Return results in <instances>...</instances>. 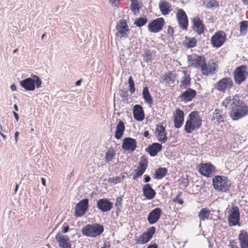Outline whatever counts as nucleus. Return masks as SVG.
<instances>
[{"mask_svg": "<svg viewBox=\"0 0 248 248\" xmlns=\"http://www.w3.org/2000/svg\"><path fill=\"white\" fill-rule=\"evenodd\" d=\"M202 124V120L199 113L196 111H192L187 118L184 130L187 134H190L200 128Z\"/></svg>", "mask_w": 248, "mask_h": 248, "instance_id": "1", "label": "nucleus"}, {"mask_svg": "<svg viewBox=\"0 0 248 248\" xmlns=\"http://www.w3.org/2000/svg\"><path fill=\"white\" fill-rule=\"evenodd\" d=\"M230 114L233 120H238L248 114V106L240 99L235 106L232 107Z\"/></svg>", "mask_w": 248, "mask_h": 248, "instance_id": "2", "label": "nucleus"}, {"mask_svg": "<svg viewBox=\"0 0 248 248\" xmlns=\"http://www.w3.org/2000/svg\"><path fill=\"white\" fill-rule=\"evenodd\" d=\"M41 79L36 75H33L31 78H28L19 81L20 85L25 90L33 91L37 88H40L42 85Z\"/></svg>", "mask_w": 248, "mask_h": 248, "instance_id": "3", "label": "nucleus"}, {"mask_svg": "<svg viewBox=\"0 0 248 248\" xmlns=\"http://www.w3.org/2000/svg\"><path fill=\"white\" fill-rule=\"evenodd\" d=\"M212 182L214 188L222 192H227L231 184L227 177L224 176H216L213 178Z\"/></svg>", "mask_w": 248, "mask_h": 248, "instance_id": "4", "label": "nucleus"}, {"mask_svg": "<svg viewBox=\"0 0 248 248\" xmlns=\"http://www.w3.org/2000/svg\"><path fill=\"white\" fill-rule=\"evenodd\" d=\"M104 231V227L99 224H88L82 229V233L84 235L88 237H95L100 235Z\"/></svg>", "mask_w": 248, "mask_h": 248, "instance_id": "5", "label": "nucleus"}, {"mask_svg": "<svg viewBox=\"0 0 248 248\" xmlns=\"http://www.w3.org/2000/svg\"><path fill=\"white\" fill-rule=\"evenodd\" d=\"M248 67L245 65H241L237 67L234 72V79L237 84L244 82L248 77Z\"/></svg>", "mask_w": 248, "mask_h": 248, "instance_id": "6", "label": "nucleus"}, {"mask_svg": "<svg viewBox=\"0 0 248 248\" xmlns=\"http://www.w3.org/2000/svg\"><path fill=\"white\" fill-rule=\"evenodd\" d=\"M116 35L120 38H127L129 33V30L126 21L124 19H121L116 27Z\"/></svg>", "mask_w": 248, "mask_h": 248, "instance_id": "7", "label": "nucleus"}, {"mask_svg": "<svg viewBox=\"0 0 248 248\" xmlns=\"http://www.w3.org/2000/svg\"><path fill=\"white\" fill-rule=\"evenodd\" d=\"M233 83L230 78H224L219 80L216 84L215 89L219 92H225L230 90L233 86Z\"/></svg>", "mask_w": 248, "mask_h": 248, "instance_id": "8", "label": "nucleus"}, {"mask_svg": "<svg viewBox=\"0 0 248 248\" xmlns=\"http://www.w3.org/2000/svg\"><path fill=\"white\" fill-rule=\"evenodd\" d=\"M187 58L189 64L192 67L198 69H201L205 62V59L204 57L195 54L188 56Z\"/></svg>", "mask_w": 248, "mask_h": 248, "instance_id": "9", "label": "nucleus"}, {"mask_svg": "<svg viewBox=\"0 0 248 248\" xmlns=\"http://www.w3.org/2000/svg\"><path fill=\"white\" fill-rule=\"evenodd\" d=\"M89 207V200L84 199L81 200L76 205L75 216L77 217L83 216Z\"/></svg>", "mask_w": 248, "mask_h": 248, "instance_id": "10", "label": "nucleus"}, {"mask_svg": "<svg viewBox=\"0 0 248 248\" xmlns=\"http://www.w3.org/2000/svg\"><path fill=\"white\" fill-rule=\"evenodd\" d=\"M226 34L223 31H218L211 38V43L214 47H220L226 41Z\"/></svg>", "mask_w": 248, "mask_h": 248, "instance_id": "11", "label": "nucleus"}, {"mask_svg": "<svg viewBox=\"0 0 248 248\" xmlns=\"http://www.w3.org/2000/svg\"><path fill=\"white\" fill-rule=\"evenodd\" d=\"M155 231V229L154 227L149 228L146 232L143 233L140 235L139 238L136 240V244L142 245L147 243L152 239Z\"/></svg>", "mask_w": 248, "mask_h": 248, "instance_id": "12", "label": "nucleus"}, {"mask_svg": "<svg viewBox=\"0 0 248 248\" xmlns=\"http://www.w3.org/2000/svg\"><path fill=\"white\" fill-rule=\"evenodd\" d=\"M217 68V64L213 61L210 62L207 64L205 62L204 64L201 68V71L204 76L213 75L215 73Z\"/></svg>", "mask_w": 248, "mask_h": 248, "instance_id": "13", "label": "nucleus"}, {"mask_svg": "<svg viewBox=\"0 0 248 248\" xmlns=\"http://www.w3.org/2000/svg\"><path fill=\"white\" fill-rule=\"evenodd\" d=\"M165 23L163 18H158L148 25L149 30L152 32H157L162 30Z\"/></svg>", "mask_w": 248, "mask_h": 248, "instance_id": "14", "label": "nucleus"}, {"mask_svg": "<svg viewBox=\"0 0 248 248\" xmlns=\"http://www.w3.org/2000/svg\"><path fill=\"white\" fill-rule=\"evenodd\" d=\"M176 17L181 28L183 30L186 29L188 26V18L185 12L183 9H179Z\"/></svg>", "mask_w": 248, "mask_h": 248, "instance_id": "15", "label": "nucleus"}, {"mask_svg": "<svg viewBox=\"0 0 248 248\" xmlns=\"http://www.w3.org/2000/svg\"><path fill=\"white\" fill-rule=\"evenodd\" d=\"M215 167L210 164H201L199 166V171L200 173L206 177H211L215 171Z\"/></svg>", "mask_w": 248, "mask_h": 248, "instance_id": "16", "label": "nucleus"}, {"mask_svg": "<svg viewBox=\"0 0 248 248\" xmlns=\"http://www.w3.org/2000/svg\"><path fill=\"white\" fill-rule=\"evenodd\" d=\"M55 239L61 248H71L70 238L67 235L59 233L56 235Z\"/></svg>", "mask_w": 248, "mask_h": 248, "instance_id": "17", "label": "nucleus"}, {"mask_svg": "<svg viewBox=\"0 0 248 248\" xmlns=\"http://www.w3.org/2000/svg\"><path fill=\"white\" fill-rule=\"evenodd\" d=\"M240 219V213L239 208L237 206H233L231 214L229 216V224L230 226H235L239 222Z\"/></svg>", "mask_w": 248, "mask_h": 248, "instance_id": "18", "label": "nucleus"}, {"mask_svg": "<svg viewBox=\"0 0 248 248\" xmlns=\"http://www.w3.org/2000/svg\"><path fill=\"white\" fill-rule=\"evenodd\" d=\"M96 206L102 212H107L112 209L113 203L107 199H101L97 202Z\"/></svg>", "mask_w": 248, "mask_h": 248, "instance_id": "19", "label": "nucleus"}, {"mask_svg": "<svg viewBox=\"0 0 248 248\" xmlns=\"http://www.w3.org/2000/svg\"><path fill=\"white\" fill-rule=\"evenodd\" d=\"M122 147L125 151L133 152L137 147V141L136 140L131 138H125L124 140Z\"/></svg>", "mask_w": 248, "mask_h": 248, "instance_id": "20", "label": "nucleus"}, {"mask_svg": "<svg viewBox=\"0 0 248 248\" xmlns=\"http://www.w3.org/2000/svg\"><path fill=\"white\" fill-rule=\"evenodd\" d=\"M155 136L158 140L161 143H165L167 140V133L165 127L162 125H156L155 131Z\"/></svg>", "mask_w": 248, "mask_h": 248, "instance_id": "21", "label": "nucleus"}, {"mask_svg": "<svg viewBox=\"0 0 248 248\" xmlns=\"http://www.w3.org/2000/svg\"><path fill=\"white\" fill-rule=\"evenodd\" d=\"M162 210L156 207L153 209L149 214L147 217V220L150 224H153L156 223L160 218Z\"/></svg>", "mask_w": 248, "mask_h": 248, "instance_id": "22", "label": "nucleus"}, {"mask_svg": "<svg viewBox=\"0 0 248 248\" xmlns=\"http://www.w3.org/2000/svg\"><path fill=\"white\" fill-rule=\"evenodd\" d=\"M193 30L199 35L202 34L205 30V27L202 21L198 17L196 16L192 19Z\"/></svg>", "mask_w": 248, "mask_h": 248, "instance_id": "23", "label": "nucleus"}, {"mask_svg": "<svg viewBox=\"0 0 248 248\" xmlns=\"http://www.w3.org/2000/svg\"><path fill=\"white\" fill-rule=\"evenodd\" d=\"M240 100V96L236 94L232 98L231 96L226 97V98L223 101L222 105L226 108L230 107L231 109H232V107L235 106L239 100Z\"/></svg>", "mask_w": 248, "mask_h": 248, "instance_id": "24", "label": "nucleus"}, {"mask_svg": "<svg viewBox=\"0 0 248 248\" xmlns=\"http://www.w3.org/2000/svg\"><path fill=\"white\" fill-rule=\"evenodd\" d=\"M196 94L195 90L188 88L180 95V99L181 101H190L195 97Z\"/></svg>", "mask_w": 248, "mask_h": 248, "instance_id": "25", "label": "nucleus"}, {"mask_svg": "<svg viewBox=\"0 0 248 248\" xmlns=\"http://www.w3.org/2000/svg\"><path fill=\"white\" fill-rule=\"evenodd\" d=\"M225 118L226 116L222 110L216 109L213 113L211 121L215 124H219L224 122Z\"/></svg>", "mask_w": 248, "mask_h": 248, "instance_id": "26", "label": "nucleus"}, {"mask_svg": "<svg viewBox=\"0 0 248 248\" xmlns=\"http://www.w3.org/2000/svg\"><path fill=\"white\" fill-rule=\"evenodd\" d=\"M176 113L174 115V126L175 128H180L184 122V112L178 108L176 109Z\"/></svg>", "mask_w": 248, "mask_h": 248, "instance_id": "27", "label": "nucleus"}, {"mask_svg": "<svg viewBox=\"0 0 248 248\" xmlns=\"http://www.w3.org/2000/svg\"><path fill=\"white\" fill-rule=\"evenodd\" d=\"M133 116L135 119L139 121H142L144 118V114L142 107L140 105H136L133 107Z\"/></svg>", "mask_w": 248, "mask_h": 248, "instance_id": "28", "label": "nucleus"}, {"mask_svg": "<svg viewBox=\"0 0 248 248\" xmlns=\"http://www.w3.org/2000/svg\"><path fill=\"white\" fill-rule=\"evenodd\" d=\"M238 240L241 248H248V233L246 231H241Z\"/></svg>", "mask_w": 248, "mask_h": 248, "instance_id": "29", "label": "nucleus"}, {"mask_svg": "<svg viewBox=\"0 0 248 248\" xmlns=\"http://www.w3.org/2000/svg\"><path fill=\"white\" fill-rule=\"evenodd\" d=\"M124 131L125 125L124 123L121 120H119L118 123L116 126L115 138L118 140L121 139L124 134Z\"/></svg>", "mask_w": 248, "mask_h": 248, "instance_id": "30", "label": "nucleus"}, {"mask_svg": "<svg viewBox=\"0 0 248 248\" xmlns=\"http://www.w3.org/2000/svg\"><path fill=\"white\" fill-rule=\"evenodd\" d=\"M159 8L162 14L164 16L168 15L172 11L171 5L164 0L159 3Z\"/></svg>", "mask_w": 248, "mask_h": 248, "instance_id": "31", "label": "nucleus"}, {"mask_svg": "<svg viewBox=\"0 0 248 248\" xmlns=\"http://www.w3.org/2000/svg\"><path fill=\"white\" fill-rule=\"evenodd\" d=\"M143 192L145 197L149 200L153 199L156 194L155 191L152 188L149 184H146L143 186Z\"/></svg>", "mask_w": 248, "mask_h": 248, "instance_id": "32", "label": "nucleus"}, {"mask_svg": "<svg viewBox=\"0 0 248 248\" xmlns=\"http://www.w3.org/2000/svg\"><path fill=\"white\" fill-rule=\"evenodd\" d=\"M162 147V145L158 143H154L149 146L147 149V151L148 152L151 156H155L161 150Z\"/></svg>", "mask_w": 248, "mask_h": 248, "instance_id": "33", "label": "nucleus"}, {"mask_svg": "<svg viewBox=\"0 0 248 248\" xmlns=\"http://www.w3.org/2000/svg\"><path fill=\"white\" fill-rule=\"evenodd\" d=\"M142 97L147 104L151 105L153 104V101L152 97L150 93L148 87H144L142 91Z\"/></svg>", "mask_w": 248, "mask_h": 248, "instance_id": "34", "label": "nucleus"}, {"mask_svg": "<svg viewBox=\"0 0 248 248\" xmlns=\"http://www.w3.org/2000/svg\"><path fill=\"white\" fill-rule=\"evenodd\" d=\"M155 52L150 49H146L143 54V60L146 62H151L155 56Z\"/></svg>", "mask_w": 248, "mask_h": 248, "instance_id": "35", "label": "nucleus"}, {"mask_svg": "<svg viewBox=\"0 0 248 248\" xmlns=\"http://www.w3.org/2000/svg\"><path fill=\"white\" fill-rule=\"evenodd\" d=\"M168 170L165 168H159L155 171L154 178L156 179H161L167 173Z\"/></svg>", "mask_w": 248, "mask_h": 248, "instance_id": "36", "label": "nucleus"}, {"mask_svg": "<svg viewBox=\"0 0 248 248\" xmlns=\"http://www.w3.org/2000/svg\"><path fill=\"white\" fill-rule=\"evenodd\" d=\"M210 214V211L207 208H203L201 210L198 217L201 220L204 221L208 219Z\"/></svg>", "mask_w": 248, "mask_h": 248, "instance_id": "37", "label": "nucleus"}, {"mask_svg": "<svg viewBox=\"0 0 248 248\" xmlns=\"http://www.w3.org/2000/svg\"><path fill=\"white\" fill-rule=\"evenodd\" d=\"M190 84V76H184L181 81L180 87L181 89H186Z\"/></svg>", "mask_w": 248, "mask_h": 248, "instance_id": "38", "label": "nucleus"}, {"mask_svg": "<svg viewBox=\"0 0 248 248\" xmlns=\"http://www.w3.org/2000/svg\"><path fill=\"white\" fill-rule=\"evenodd\" d=\"M162 79L164 82L168 84L173 83L174 82V78L171 72H169L164 75L162 77Z\"/></svg>", "mask_w": 248, "mask_h": 248, "instance_id": "39", "label": "nucleus"}, {"mask_svg": "<svg viewBox=\"0 0 248 248\" xmlns=\"http://www.w3.org/2000/svg\"><path fill=\"white\" fill-rule=\"evenodd\" d=\"M197 45V40L195 38H189L186 40L185 46L187 48L195 47Z\"/></svg>", "mask_w": 248, "mask_h": 248, "instance_id": "40", "label": "nucleus"}, {"mask_svg": "<svg viewBox=\"0 0 248 248\" xmlns=\"http://www.w3.org/2000/svg\"><path fill=\"white\" fill-rule=\"evenodd\" d=\"M115 152L113 149H109L106 152L105 155L106 161L108 162L111 161L115 157Z\"/></svg>", "mask_w": 248, "mask_h": 248, "instance_id": "41", "label": "nucleus"}, {"mask_svg": "<svg viewBox=\"0 0 248 248\" xmlns=\"http://www.w3.org/2000/svg\"><path fill=\"white\" fill-rule=\"evenodd\" d=\"M145 170L146 169L138 166L137 169L135 170L136 173L133 176V179L136 180L141 176L144 173Z\"/></svg>", "mask_w": 248, "mask_h": 248, "instance_id": "42", "label": "nucleus"}, {"mask_svg": "<svg viewBox=\"0 0 248 248\" xmlns=\"http://www.w3.org/2000/svg\"><path fill=\"white\" fill-rule=\"evenodd\" d=\"M124 179V176H123L122 177L119 176L109 177L108 179V182L116 185L118 183H121Z\"/></svg>", "mask_w": 248, "mask_h": 248, "instance_id": "43", "label": "nucleus"}, {"mask_svg": "<svg viewBox=\"0 0 248 248\" xmlns=\"http://www.w3.org/2000/svg\"><path fill=\"white\" fill-rule=\"evenodd\" d=\"M240 32L241 33L245 34L248 28V21H243L240 23Z\"/></svg>", "mask_w": 248, "mask_h": 248, "instance_id": "44", "label": "nucleus"}, {"mask_svg": "<svg viewBox=\"0 0 248 248\" xmlns=\"http://www.w3.org/2000/svg\"><path fill=\"white\" fill-rule=\"evenodd\" d=\"M147 22V19L143 17H140L136 19L134 21V24L137 27H141L145 25Z\"/></svg>", "mask_w": 248, "mask_h": 248, "instance_id": "45", "label": "nucleus"}, {"mask_svg": "<svg viewBox=\"0 0 248 248\" xmlns=\"http://www.w3.org/2000/svg\"><path fill=\"white\" fill-rule=\"evenodd\" d=\"M131 10L134 14L139 13L140 10V7L138 1H133L131 2Z\"/></svg>", "mask_w": 248, "mask_h": 248, "instance_id": "46", "label": "nucleus"}, {"mask_svg": "<svg viewBox=\"0 0 248 248\" xmlns=\"http://www.w3.org/2000/svg\"><path fill=\"white\" fill-rule=\"evenodd\" d=\"M120 96L122 98L123 101L124 102H127L129 99V93L127 91L121 90Z\"/></svg>", "mask_w": 248, "mask_h": 248, "instance_id": "47", "label": "nucleus"}, {"mask_svg": "<svg viewBox=\"0 0 248 248\" xmlns=\"http://www.w3.org/2000/svg\"><path fill=\"white\" fill-rule=\"evenodd\" d=\"M128 84L129 87V91L131 94L133 93L135 91V83L133 78L131 76L128 78Z\"/></svg>", "mask_w": 248, "mask_h": 248, "instance_id": "48", "label": "nucleus"}, {"mask_svg": "<svg viewBox=\"0 0 248 248\" xmlns=\"http://www.w3.org/2000/svg\"><path fill=\"white\" fill-rule=\"evenodd\" d=\"M148 165V160L146 157L142 156L139 166L146 170Z\"/></svg>", "mask_w": 248, "mask_h": 248, "instance_id": "49", "label": "nucleus"}, {"mask_svg": "<svg viewBox=\"0 0 248 248\" xmlns=\"http://www.w3.org/2000/svg\"><path fill=\"white\" fill-rule=\"evenodd\" d=\"M182 195V192H179L176 196L173 199V201L174 202L178 203L180 205L183 204L184 203V201L183 199L181 198Z\"/></svg>", "mask_w": 248, "mask_h": 248, "instance_id": "50", "label": "nucleus"}, {"mask_svg": "<svg viewBox=\"0 0 248 248\" xmlns=\"http://www.w3.org/2000/svg\"><path fill=\"white\" fill-rule=\"evenodd\" d=\"M122 201V198H121V197H118L117 199H116V202H115V205L116 207H118L119 206H121V202Z\"/></svg>", "mask_w": 248, "mask_h": 248, "instance_id": "51", "label": "nucleus"}, {"mask_svg": "<svg viewBox=\"0 0 248 248\" xmlns=\"http://www.w3.org/2000/svg\"><path fill=\"white\" fill-rule=\"evenodd\" d=\"M120 0H109V2L112 7H117Z\"/></svg>", "mask_w": 248, "mask_h": 248, "instance_id": "52", "label": "nucleus"}, {"mask_svg": "<svg viewBox=\"0 0 248 248\" xmlns=\"http://www.w3.org/2000/svg\"><path fill=\"white\" fill-rule=\"evenodd\" d=\"M168 33L170 35L172 36L173 34V29L171 27H169V28L167 31Z\"/></svg>", "mask_w": 248, "mask_h": 248, "instance_id": "53", "label": "nucleus"}, {"mask_svg": "<svg viewBox=\"0 0 248 248\" xmlns=\"http://www.w3.org/2000/svg\"><path fill=\"white\" fill-rule=\"evenodd\" d=\"M110 244L109 242H105L104 243L103 246L101 248H110Z\"/></svg>", "mask_w": 248, "mask_h": 248, "instance_id": "54", "label": "nucleus"}, {"mask_svg": "<svg viewBox=\"0 0 248 248\" xmlns=\"http://www.w3.org/2000/svg\"><path fill=\"white\" fill-rule=\"evenodd\" d=\"M151 180V178L148 175H145L144 182L146 183L149 182Z\"/></svg>", "mask_w": 248, "mask_h": 248, "instance_id": "55", "label": "nucleus"}, {"mask_svg": "<svg viewBox=\"0 0 248 248\" xmlns=\"http://www.w3.org/2000/svg\"><path fill=\"white\" fill-rule=\"evenodd\" d=\"M229 247L230 248H237V246L234 243H231L229 245Z\"/></svg>", "mask_w": 248, "mask_h": 248, "instance_id": "56", "label": "nucleus"}, {"mask_svg": "<svg viewBox=\"0 0 248 248\" xmlns=\"http://www.w3.org/2000/svg\"><path fill=\"white\" fill-rule=\"evenodd\" d=\"M69 226H66L63 227V233H66V232H67L69 231Z\"/></svg>", "mask_w": 248, "mask_h": 248, "instance_id": "57", "label": "nucleus"}, {"mask_svg": "<svg viewBox=\"0 0 248 248\" xmlns=\"http://www.w3.org/2000/svg\"><path fill=\"white\" fill-rule=\"evenodd\" d=\"M10 89L12 91H16V87L15 84H13L10 86Z\"/></svg>", "mask_w": 248, "mask_h": 248, "instance_id": "58", "label": "nucleus"}, {"mask_svg": "<svg viewBox=\"0 0 248 248\" xmlns=\"http://www.w3.org/2000/svg\"><path fill=\"white\" fill-rule=\"evenodd\" d=\"M13 113H14V117H15L16 121L17 122H18V119H19V116H18V114L15 112H14Z\"/></svg>", "mask_w": 248, "mask_h": 248, "instance_id": "59", "label": "nucleus"}, {"mask_svg": "<svg viewBox=\"0 0 248 248\" xmlns=\"http://www.w3.org/2000/svg\"><path fill=\"white\" fill-rule=\"evenodd\" d=\"M147 248H158V247L156 244H154L149 246Z\"/></svg>", "mask_w": 248, "mask_h": 248, "instance_id": "60", "label": "nucleus"}, {"mask_svg": "<svg viewBox=\"0 0 248 248\" xmlns=\"http://www.w3.org/2000/svg\"><path fill=\"white\" fill-rule=\"evenodd\" d=\"M41 182L44 186H46V180L44 178H41Z\"/></svg>", "mask_w": 248, "mask_h": 248, "instance_id": "61", "label": "nucleus"}, {"mask_svg": "<svg viewBox=\"0 0 248 248\" xmlns=\"http://www.w3.org/2000/svg\"><path fill=\"white\" fill-rule=\"evenodd\" d=\"M149 135V132L148 131H145L144 133H143V135L146 138H148V136Z\"/></svg>", "mask_w": 248, "mask_h": 248, "instance_id": "62", "label": "nucleus"}, {"mask_svg": "<svg viewBox=\"0 0 248 248\" xmlns=\"http://www.w3.org/2000/svg\"><path fill=\"white\" fill-rule=\"evenodd\" d=\"M18 135H19V133L18 132H16L15 133V140H16V142L17 141V137L18 136Z\"/></svg>", "mask_w": 248, "mask_h": 248, "instance_id": "63", "label": "nucleus"}, {"mask_svg": "<svg viewBox=\"0 0 248 248\" xmlns=\"http://www.w3.org/2000/svg\"><path fill=\"white\" fill-rule=\"evenodd\" d=\"M18 188V185L17 183H16L14 194H15L17 192Z\"/></svg>", "mask_w": 248, "mask_h": 248, "instance_id": "64", "label": "nucleus"}]
</instances>
